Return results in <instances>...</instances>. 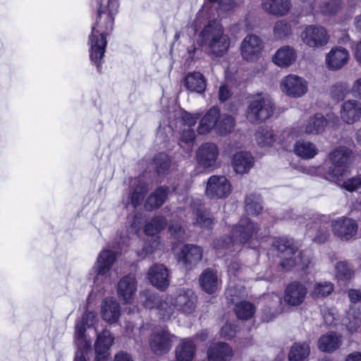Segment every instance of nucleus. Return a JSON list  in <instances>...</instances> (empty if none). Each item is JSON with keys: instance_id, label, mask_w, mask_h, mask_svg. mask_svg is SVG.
Listing matches in <instances>:
<instances>
[{"instance_id": "1", "label": "nucleus", "mask_w": 361, "mask_h": 361, "mask_svg": "<svg viewBox=\"0 0 361 361\" xmlns=\"http://www.w3.org/2000/svg\"><path fill=\"white\" fill-rule=\"evenodd\" d=\"M98 15L89 36L90 58L100 69L106 45V36L112 31L114 18L119 8L118 0H96Z\"/></svg>"}, {"instance_id": "2", "label": "nucleus", "mask_w": 361, "mask_h": 361, "mask_svg": "<svg viewBox=\"0 0 361 361\" xmlns=\"http://www.w3.org/2000/svg\"><path fill=\"white\" fill-rule=\"evenodd\" d=\"M140 300L145 307L152 309L156 307L161 319H170L176 310L184 314H191L195 311L197 298L194 292L188 288H180L173 295L159 298L152 294L147 290L140 293Z\"/></svg>"}, {"instance_id": "3", "label": "nucleus", "mask_w": 361, "mask_h": 361, "mask_svg": "<svg viewBox=\"0 0 361 361\" xmlns=\"http://www.w3.org/2000/svg\"><path fill=\"white\" fill-rule=\"evenodd\" d=\"M197 42L209 55L215 57L225 55L231 44L228 35L216 20L207 22L198 34Z\"/></svg>"}, {"instance_id": "4", "label": "nucleus", "mask_w": 361, "mask_h": 361, "mask_svg": "<svg viewBox=\"0 0 361 361\" xmlns=\"http://www.w3.org/2000/svg\"><path fill=\"white\" fill-rule=\"evenodd\" d=\"M257 226L255 225L248 218H242L238 224L232 230L228 242L219 239L214 242L216 250H225L226 253L240 250V245L248 242L257 235Z\"/></svg>"}, {"instance_id": "5", "label": "nucleus", "mask_w": 361, "mask_h": 361, "mask_svg": "<svg viewBox=\"0 0 361 361\" xmlns=\"http://www.w3.org/2000/svg\"><path fill=\"white\" fill-rule=\"evenodd\" d=\"M350 154L351 150L346 147L340 146L332 149L328 155L331 166L324 174V178L336 183L342 181L348 171Z\"/></svg>"}, {"instance_id": "6", "label": "nucleus", "mask_w": 361, "mask_h": 361, "mask_svg": "<svg viewBox=\"0 0 361 361\" xmlns=\"http://www.w3.org/2000/svg\"><path fill=\"white\" fill-rule=\"evenodd\" d=\"M274 111V103L262 94L251 97L246 111L247 119L252 123H259L268 119Z\"/></svg>"}, {"instance_id": "7", "label": "nucleus", "mask_w": 361, "mask_h": 361, "mask_svg": "<svg viewBox=\"0 0 361 361\" xmlns=\"http://www.w3.org/2000/svg\"><path fill=\"white\" fill-rule=\"evenodd\" d=\"M275 246L279 252L280 265L283 269L288 270L300 263L302 269L307 267L310 259L308 258L303 259L300 253L296 256V251L290 240L286 238H279L276 240Z\"/></svg>"}, {"instance_id": "8", "label": "nucleus", "mask_w": 361, "mask_h": 361, "mask_svg": "<svg viewBox=\"0 0 361 361\" xmlns=\"http://www.w3.org/2000/svg\"><path fill=\"white\" fill-rule=\"evenodd\" d=\"M300 38L306 46L317 50L322 49L329 43L330 36L324 27L310 25L304 27Z\"/></svg>"}, {"instance_id": "9", "label": "nucleus", "mask_w": 361, "mask_h": 361, "mask_svg": "<svg viewBox=\"0 0 361 361\" xmlns=\"http://www.w3.org/2000/svg\"><path fill=\"white\" fill-rule=\"evenodd\" d=\"M177 336L166 327L158 326L153 329L149 338V346L152 350L158 355L167 353Z\"/></svg>"}, {"instance_id": "10", "label": "nucleus", "mask_w": 361, "mask_h": 361, "mask_svg": "<svg viewBox=\"0 0 361 361\" xmlns=\"http://www.w3.org/2000/svg\"><path fill=\"white\" fill-rule=\"evenodd\" d=\"M116 259V253L112 250L106 249L99 252L93 267L94 271L97 273L94 283H97L100 278L104 279L106 283H111L114 281V278L111 277V269Z\"/></svg>"}, {"instance_id": "11", "label": "nucleus", "mask_w": 361, "mask_h": 361, "mask_svg": "<svg viewBox=\"0 0 361 361\" xmlns=\"http://www.w3.org/2000/svg\"><path fill=\"white\" fill-rule=\"evenodd\" d=\"M348 297L353 305L347 312L343 322L348 330L353 333L357 331L361 326V312L356 307V304L361 301V291L357 289H350L348 291Z\"/></svg>"}, {"instance_id": "12", "label": "nucleus", "mask_w": 361, "mask_h": 361, "mask_svg": "<svg viewBox=\"0 0 361 361\" xmlns=\"http://www.w3.org/2000/svg\"><path fill=\"white\" fill-rule=\"evenodd\" d=\"M281 91L286 95L298 98L302 97L307 92V82L303 78L294 74L285 76L281 81Z\"/></svg>"}, {"instance_id": "13", "label": "nucleus", "mask_w": 361, "mask_h": 361, "mask_svg": "<svg viewBox=\"0 0 361 361\" xmlns=\"http://www.w3.org/2000/svg\"><path fill=\"white\" fill-rule=\"evenodd\" d=\"M263 42L255 35H249L243 40L240 52L243 58L247 61H254L261 55L263 49Z\"/></svg>"}, {"instance_id": "14", "label": "nucleus", "mask_w": 361, "mask_h": 361, "mask_svg": "<svg viewBox=\"0 0 361 361\" xmlns=\"http://www.w3.org/2000/svg\"><path fill=\"white\" fill-rule=\"evenodd\" d=\"M231 191V185L225 176H212L206 188V195L209 198H224Z\"/></svg>"}, {"instance_id": "15", "label": "nucleus", "mask_w": 361, "mask_h": 361, "mask_svg": "<svg viewBox=\"0 0 361 361\" xmlns=\"http://www.w3.org/2000/svg\"><path fill=\"white\" fill-rule=\"evenodd\" d=\"M219 156V149L212 142L202 144L197 149L196 158L197 163L205 169L214 168Z\"/></svg>"}, {"instance_id": "16", "label": "nucleus", "mask_w": 361, "mask_h": 361, "mask_svg": "<svg viewBox=\"0 0 361 361\" xmlns=\"http://www.w3.org/2000/svg\"><path fill=\"white\" fill-rule=\"evenodd\" d=\"M307 294L306 286L300 282L289 283L284 291V302L290 306H298L305 300Z\"/></svg>"}, {"instance_id": "17", "label": "nucleus", "mask_w": 361, "mask_h": 361, "mask_svg": "<svg viewBox=\"0 0 361 361\" xmlns=\"http://www.w3.org/2000/svg\"><path fill=\"white\" fill-rule=\"evenodd\" d=\"M334 233L341 240H348L357 233V224L350 218L341 217L331 224Z\"/></svg>"}, {"instance_id": "18", "label": "nucleus", "mask_w": 361, "mask_h": 361, "mask_svg": "<svg viewBox=\"0 0 361 361\" xmlns=\"http://www.w3.org/2000/svg\"><path fill=\"white\" fill-rule=\"evenodd\" d=\"M147 277L151 284L160 290H166L169 286V271L159 264H154L148 271Z\"/></svg>"}, {"instance_id": "19", "label": "nucleus", "mask_w": 361, "mask_h": 361, "mask_svg": "<svg viewBox=\"0 0 361 361\" xmlns=\"http://www.w3.org/2000/svg\"><path fill=\"white\" fill-rule=\"evenodd\" d=\"M350 59L348 51L341 47L332 48L326 55L325 63L331 71H337L345 66Z\"/></svg>"}, {"instance_id": "20", "label": "nucleus", "mask_w": 361, "mask_h": 361, "mask_svg": "<svg viewBox=\"0 0 361 361\" xmlns=\"http://www.w3.org/2000/svg\"><path fill=\"white\" fill-rule=\"evenodd\" d=\"M114 342V337L109 330H104L98 334L94 343L95 361H109V350Z\"/></svg>"}, {"instance_id": "21", "label": "nucleus", "mask_w": 361, "mask_h": 361, "mask_svg": "<svg viewBox=\"0 0 361 361\" xmlns=\"http://www.w3.org/2000/svg\"><path fill=\"white\" fill-rule=\"evenodd\" d=\"M327 122L322 114H316L304 121L300 128V131L297 133H293L294 136L298 137L300 133L313 135L321 134L324 131Z\"/></svg>"}, {"instance_id": "22", "label": "nucleus", "mask_w": 361, "mask_h": 361, "mask_svg": "<svg viewBox=\"0 0 361 361\" xmlns=\"http://www.w3.org/2000/svg\"><path fill=\"white\" fill-rule=\"evenodd\" d=\"M137 290V281L134 276L127 275L120 279L117 285L118 296L123 302L128 304L133 300Z\"/></svg>"}, {"instance_id": "23", "label": "nucleus", "mask_w": 361, "mask_h": 361, "mask_svg": "<svg viewBox=\"0 0 361 361\" xmlns=\"http://www.w3.org/2000/svg\"><path fill=\"white\" fill-rule=\"evenodd\" d=\"M341 118L348 124H353L361 118V103L355 99L345 101L340 111Z\"/></svg>"}, {"instance_id": "24", "label": "nucleus", "mask_w": 361, "mask_h": 361, "mask_svg": "<svg viewBox=\"0 0 361 361\" xmlns=\"http://www.w3.org/2000/svg\"><path fill=\"white\" fill-rule=\"evenodd\" d=\"M233 356L232 348L224 342L212 343L207 350L208 361H230Z\"/></svg>"}, {"instance_id": "25", "label": "nucleus", "mask_w": 361, "mask_h": 361, "mask_svg": "<svg viewBox=\"0 0 361 361\" xmlns=\"http://www.w3.org/2000/svg\"><path fill=\"white\" fill-rule=\"evenodd\" d=\"M202 257V250L194 245H185L178 255L179 262H182L187 269L199 262Z\"/></svg>"}, {"instance_id": "26", "label": "nucleus", "mask_w": 361, "mask_h": 361, "mask_svg": "<svg viewBox=\"0 0 361 361\" xmlns=\"http://www.w3.org/2000/svg\"><path fill=\"white\" fill-rule=\"evenodd\" d=\"M200 114H192L184 112L181 116L180 123L182 130L180 133V141L185 143L192 142L195 140V132L192 127L195 126Z\"/></svg>"}, {"instance_id": "27", "label": "nucleus", "mask_w": 361, "mask_h": 361, "mask_svg": "<svg viewBox=\"0 0 361 361\" xmlns=\"http://www.w3.org/2000/svg\"><path fill=\"white\" fill-rule=\"evenodd\" d=\"M101 314L103 319L108 323H115L121 316L119 303L114 298H105L101 306Z\"/></svg>"}, {"instance_id": "28", "label": "nucleus", "mask_w": 361, "mask_h": 361, "mask_svg": "<svg viewBox=\"0 0 361 361\" xmlns=\"http://www.w3.org/2000/svg\"><path fill=\"white\" fill-rule=\"evenodd\" d=\"M132 189L128 195V203H130L134 208L140 206L148 192L147 184L140 178H133L130 180Z\"/></svg>"}, {"instance_id": "29", "label": "nucleus", "mask_w": 361, "mask_h": 361, "mask_svg": "<svg viewBox=\"0 0 361 361\" xmlns=\"http://www.w3.org/2000/svg\"><path fill=\"white\" fill-rule=\"evenodd\" d=\"M200 284L204 291L212 294L221 287V281L216 271L207 269L200 276Z\"/></svg>"}, {"instance_id": "30", "label": "nucleus", "mask_w": 361, "mask_h": 361, "mask_svg": "<svg viewBox=\"0 0 361 361\" xmlns=\"http://www.w3.org/2000/svg\"><path fill=\"white\" fill-rule=\"evenodd\" d=\"M290 0H265L262 3L263 9L275 16H286L290 11Z\"/></svg>"}, {"instance_id": "31", "label": "nucleus", "mask_w": 361, "mask_h": 361, "mask_svg": "<svg viewBox=\"0 0 361 361\" xmlns=\"http://www.w3.org/2000/svg\"><path fill=\"white\" fill-rule=\"evenodd\" d=\"M296 58L297 53L294 48L283 46L276 51L273 62L279 67H288L295 61Z\"/></svg>"}, {"instance_id": "32", "label": "nucleus", "mask_w": 361, "mask_h": 361, "mask_svg": "<svg viewBox=\"0 0 361 361\" xmlns=\"http://www.w3.org/2000/svg\"><path fill=\"white\" fill-rule=\"evenodd\" d=\"M254 158L247 152H239L234 154L232 165L237 173H247L254 166Z\"/></svg>"}, {"instance_id": "33", "label": "nucleus", "mask_w": 361, "mask_h": 361, "mask_svg": "<svg viewBox=\"0 0 361 361\" xmlns=\"http://www.w3.org/2000/svg\"><path fill=\"white\" fill-rule=\"evenodd\" d=\"M293 152L302 159H311L319 153V149L310 141L300 140L294 144Z\"/></svg>"}, {"instance_id": "34", "label": "nucleus", "mask_w": 361, "mask_h": 361, "mask_svg": "<svg viewBox=\"0 0 361 361\" xmlns=\"http://www.w3.org/2000/svg\"><path fill=\"white\" fill-rule=\"evenodd\" d=\"M219 111L218 107L213 106L204 115L197 128L200 134H207L212 129L216 130Z\"/></svg>"}, {"instance_id": "35", "label": "nucleus", "mask_w": 361, "mask_h": 361, "mask_svg": "<svg viewBox=\"0 0 361 361\" xmlns=\"http://www.w3.org/2000/svg\"><path fill=\"white\" fill-rule=\"evenodd\" d=\"M175 353V361H192L195 353V345L193 341L190 338L182 339L176 348Z\"/></svg>"}, {"instance_id": "36", "label": "nucleus", "mask_w": 361, "mask_h": 361, "mask_svg": "<svg viewBox=\"0 0 361 361\" xmlns=\"http://www.w3.org/2000/svg\"><path fill=\"white\" fill-rule=\"evenodd\" d=\"M341 343V336L334 332H330L319 338L318 348L323 352L332 353L338 349Z\"/></svg>"}, {"instance_id": "37", "label": "nucleus", "mask_w": 361, "mask_h": 361, "mask_svg": "<svg viewBox=\"0 0 361 361\" xmlns=\"http://www.w3.org/2000/svg\"><path fill=\"white\" fill-rule=\"evenodd\" d=\"M97 320V314L94 312H85L80 320L77 321L75 324V338L77 341H82L86 331L85 326L92 327Z\"/></svg>"}, {"instance_id": "38", "label": "nucleus", "mask_w": 361, "mask_h": 361, "mask_svg": "<svg viewBox=\"0 0 361 361\" xmlns=\"http://www.w3.org/2000/svg\"><path fill=\"white\" fill-rule=\"evenodd\" d=\"M169 194V188L167 187L161 186L157 188L147 198L145 207L147 210L160 207L166 201Z\"/></svg>"}, {"instance_id": "39", "label": "nucleus", "mask_w": 361, "mask_h": 361, "mask_svg": "<svg viewBox=\"0 0 361 361\" xmlns=\"http://www.w3.org/2000/svg\"><path fill=\"white\" fill-rule=\"evenodd\" d=\"M185 87L190 92L202 93L206 88L204 76L199 72H194L187 75L184 82Z\"/></svg>"}, {"instance_id": "40", "label": "nucleus", "mask_w": 361, "mask_h": 361, "mask_svg": "<svg viewBox=\"0 0 361 361\" xmlns=\"http://www.w3.org/2000/svg\"><path fill=\"white\" fill-rule=\"evenodd\" d=\"M310 353V348L306 342L295 343L289 352V361H303Z\"/></svg>"}, {"instance_id": "41", "label": "nucleus", "mask_w": 361, "mask_h": 361, "mask_svg": "<svg viewBox=\"0 0 361 361\" xmlns=\"http://www.w3.org/2000/svg\"><path fill=\"white\" fill-rule=\"evenodd\" d=\"M292 33L291 23L286 20H279L274 23L273 35L276 39H285L289 37Z\"/></svg>"}, {"instance_id": "42", "label": "nucleus", "mask_w": 361, "mask_h": 361, "mask_svg": "<svg viewBox=\"0 0 361 361\" xmlns=\"http://www.w3.org/2000/svg\"><path fill=\"white\" fill-rule=\"evenodd\" d=\"M334 289V284L329 281L315 283L310 291V296L314 299L324 298L329 295Z\"/></svg>"}, {"instance_id": "43", "label": "nucleus", "mask_w": 361, "mask_h": 361, "mask_svg": "<svg viewBox=\"0 0 361 361\" xmlns=\"http://www.w3.org/2000/svg\"><path fill=\"white\" fill-rule=\"evenodd\" d=\"M235 126L234 118L226 114H219L216 123V132L219 135H223L231 133Z\"/></svg>"}, {"instance_id": "44", "label": "nucleus", "mask_w": 361, "mask_h": 361, "mask_svg": "<svg viewBox=\"0 0 361 361\" xmlns=\"http://www.w3.org/2000/svg\"><path fill=\"white\" fill-rule=\"evenodd\" d=\"M255 305L247 301H241L235 306L234 311L238 319L247 320L252 318L255 313Z\"/></svg>"}, {"instance_id": "45", "label": "nucleus", "mask_w": 361, "mask_h": 361, "mask_svg": "<svg viewBox=\"0 0 361 361\" xmlns=\"http://www.w3.org/2000/svg\"><path fill=\"white\" fill-rule=\"evenodd\" d=\"M255 137L258 145L262 147H270L276 140L273 130L264 127L258 129Z\"/></svg>"}, {"instance_id": "46", "label": "nucleus", "mask_w": 361, "mask_h": 361, "mask_svg": "<svg viewBox=\"0 0 361 361\" xmlns=\"http://www.w3.org/2000/svg\"><path fill=\"white\" fill-rule=\"evenodd\" d=\"M166 226V220L163 216H155L146 224L144 231L147 235H154Z\"/></svg>"}, {"instance_id": "47", "label": "nucleus", "mask_w": 361, "mask_h": 361, "mask_svg": "<svg viewBox=\"0 0 361 361\" xmlns=\"http://www.w3.org/2000/svg\"><path fill=\"white\" fill-rule=\"evenodd\" d=\"M245 209V212L249 215L258 214L262 209L260 197L252 194L247 196Z\"/></svg>"}, {"instance_id": "48", "label": "nucleus", "mask_w": 361, "mask_h": 361, "mask_svg": "<svg viewBox=\"0 0 361 361\" xmlns=\"http://www.w3.org/2000/svg\"><path fill=\"white\" fill-rule=\"evenodd\" d=\"M336 276L338 281H348L354 274V271L351 266L346 262H338L336 264Z\"/></svg>"}, {"instance_id": "49", "label": "nucleus", "mask_w": 361, "mask_h": 361, "mask_svg": "<svg viewBox=\"0 0 361 361\" xmlns=\"http://www.w3.org/2000/svg\"><path fill=\"white\" fill-rule=\"evenodd\" d=\"M196 217L193 224L203 228H210L214 225V219L209 213L201 209H197Z\"/></svg>"}, {"instance_id": "50", "label": "nucleus", "mask_w": 361, "mask_h": 361, "mask_svg": "<svg viewBox=\"0 0 361 361\" xmlns=\"http://www.w3.org/2000/svg\"><path fill=\"white\" fill-rule=\"evenodd\" d=\"M349 91L347 83L339 82L331 87V94L334 99L339 101L343 99Z\"/></svg>"}, {"instance_id": "51", "label": "nucleus", "mask_w": 361, "mask_h": 361, "mask_svg": "<svg viewBox=\"0 0 361 361\" xmlns=\"http://www.w3.org/2000/svg\"><path fill=\"white\" fill-rule=\"evenodd\" d=\"M154 164L158 173H162L169 168V159L166 154L159 153L154 157Z\"/></svg>"}, {"instance_id": "52", "label": "nucleus", "mask_w": 361, "mask_h": 361, "mask_svg": "<svg viewBox=\"0 0 361 361\" xmlns=\"http://www.w3.org/2000/svg\"><path fill=\"white\" fill-rule=\"evenodd\" d=\"M161 245L159 240H154L152 243L145 242L142 249L137 250V253L140 258H145L148 255L152 253L155 250L159 249Z\"/></svg>"}, {"instance_id": "53", "label": "nucleus", "mask_w": 361, "mask_h": 361, "mask_svg": "<svg viewBox=\"0 0 361 361\" xmlns=\"http://www.w3.org/2000/svg\"><path fill=\"white\" fill-rule=\"evenodd\" d=\"M342 188L349 192H353L361 188V174L352 177L342 184Z\"/></svg>"}, {"instance_id": "54", "label": "nucleus", "mask_w": 361, "mask_h": 361, "mask_svg": "<svg viewBox=\"0 0 361 361\" xmlns=\"http://www.w3.org/2000/svg\"><path fill=\"white\" fill-rule=\"evenodd\" d=\"M340 7L341 2L339 0H332L323 5L322 12L326 15H332L336 13Z\"/></svg>"}, {"instance_id": "55", "label": "nucleus", "mask_w": 361, "mask_h": 361, "mask_svg": "<svg viewBox=\"0 0 361 361\" xmlns=\"http://www.w3.org/2000/svg\"><path fill=\"white\" fill-rule=\"evenodd\" d=\"M301 171L310 176H319L324 178V174L326 173V169L321 166H310L302 168Z\"/></svg>"}, {"instance_id": "56", "label": "nucleus", "mask_w": 361, "mask_h": 361, "mask_svg": "<svg viewBox=\"0 0 361 361\" xmlns=\"http://www.w3.org/2000/svg\"><path fill=\"white\" fill-rule=\"evenodd\" d=\"M235 326L231 323H226L221 329V336L225 339H231L235 334Z\"/></svg>"}, {"instance_id": "57", "label": "nucleus", "mask_w": 361, "mask_h": 361, "mask_svg": "<svg viewBox=\"0 0 361 361\" xmlns=\"http://www.w3.org/2000/svg\"><path fill=\"white\" fill-rule=\"evenodd\" d=\"M219 9L224 12L233 11L238 6L237 0H218Z\"/></svg>"}, {"instance_id": "58", "label": "nucleus", "mask_w": 361, "mask_h": 361, "mask_svg": "<svg viewBox=\"0 0 361 361\" xmlns=\"http://www.w3.org/2000/svg\"><path fill=\"white\" fill-rule=\"evenodd\" d=\"M352 94L359 99H361V78L357 79L350 88Z\"/></svg>"}, {"instance_id": "59", "label": "nucleus", "mask_w": 361, "mask_h": 361, "mask_svg": "<svg viewBox=\"0 0 361 361\" xmlns=\"http://www.w3.org/2000/svg\"><path fill=\"white\" fill-rule=\"evenodd\" d=\"M170 232L176 238H180L184 233L183 228L179 225H172L169 227Z\"/></svg>"}, {"instance_id": "60", "label": "nucleus", "mask_w": 361, "mask_h": 361, "mask_svg": "<svg viewBox=\"0 0 361 361\" xmlns=\"http://www.w3.org/2000/svg\"><path fill=\"white\" fill-rule=\"evenodd\" d=\"M230 95V91L226 85H222L220 87L219 91V97L220 101L224 102L227 100Z\"/></svg>"}, {"instance_id": "61", "label": "nucleus", "mask_w": 361, "mask_h": 361, "mask_svg": "<svg viewBox=\"0 0 361 361\" xmlns=\"http://www.w3.org/2000/svg\"><path fill=\"white\" fill-rule=\"evenodd\" d=\"M114 361H133L131 355L126 352L120 351L116 354Z\"/></svg>"}, {"instance_id": "62", "label": "nucleus", "mask_w": 361, "mask_h": 361, "mask_svg": "<svg viewBox=\"0 0 361 361\" xmlns=\"http://www.w3.org/2000/svg\"><path fill=\"white\" fill-rule=\"evenodd\" d=\"M329 235L327 230H322L319 231V233L314 237V240L318 243H324L326 240Z\"/></svg>"}, {"instance_id": "63", "label": "nucleus", "mask_w": 361, "mask_h": 361, "mask_svg": "<svg viewBox=\"0 0 361 361\" xmlns=\"http://www.w3.org/2000/svg\"><path fill=\"white\" fill-rule=\"evenodd\" d=\"M355 57L357 62L361 64V40L356 44Z\"/></svg>"}, {"instance_id": "64", "label": "nucleus", "mask_w": 361, "mask_h": 361, "mask_svg": "<svg viewBox=\"0 0 361 361\" xmlns=\"http://www.w3.org/2000/svg\"><path fill=\"white\" fill-rule=\"evenodd\" d=\"M346 361H361V353L358 352H355L350 354L347 357Z\"/></svg>"}]
</instances>
